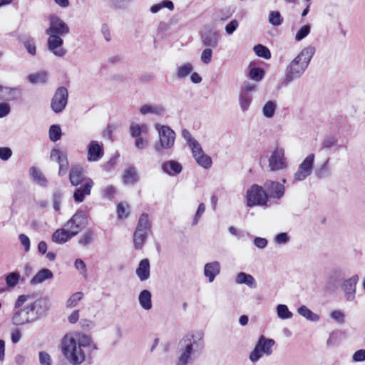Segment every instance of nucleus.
Masks as SVG:
<instances>
[{
    "instance_id": "f257e3e1",
    "label": "nucleus",
    "mask_w": 365,
    "mask_h": 365,
    "mask_svg": "<svg viewBox=\"0 0 365 365\" xmlns=\"http://www.w3.org/2000/svg\"><path fill=\"white\" fill-rule=\"evenodd\" d=\"M314 53V46L310 45L304 48L287 66L284 82L288 83L300 78L307 68Z\"/></svg>"
},
{
    "instance_id": "f03ea898",
    "label": "nucleus",
    "mask_w": 365,
    "mask_h": 365,
    "mask_svg": "<svg viewBox=\"0 0 365 365\" xmlns=\"http://www.w3.org/2000/svg\"><path fill=\"white\" fill-rule=\"evenodd\" d=\"M61 351L65 358L72 365H80L86 359L83 349L78 346L73 339L72 334H66L62 339Z\"/></svg>"
},
{
    "instance_id": "7ed1b4c3",
    "label": "nucleus",
    "mask_w": 365,
    "mask_h": 365,
    "mask_svg": "<svg viewBox=\"0 0 365 365\" xmlns=\"http://www.w3.org/2000/svg\"><path fill=\"white\" fill-rule=\"evenodd\" d=\"M275 344V341L272 339L266 338L261 335L256 343L254 349L250 352L249 359L255 363L258 361L264 355L269 356L273 353L272 347Z\"/></svg>"
},
{
    "instance_id": "20e7f679",
    "label": "nucleus",
    "mask_w": 365,
    "mask_h": 365,
    "mask_svg": "<svg viewBox=\"0 0 365 365\" xmlns=\"http://www.w3.org/2000/svg\"><path fill=\"white\" fill-rule=\"evenodd\" d=\"M203 337V333L200 331L188 333L180 341V348L191 354L201 351L204 348Z\"/></svg>"
},
{
    "instance_id": "39448f33",
    "label": "nucleus",
    "mask_w": 365,
    "mask_h": 365,
    "mask_svg": "<svg viewBox=\"0 0 365 365\" xmlns=\"http://www.w3.org/2000/svg\"><path fill=\"white\" fill-rule=\"evenodd\" d=\"M246 201L248 207L266 205L268 201V194L262 186L255 184L247 190Z\"/></svg>"
},
{
    "instance_id": "423d86ee",
    "label": "nucleus",
    "mask_w": 365,
    "mask_h": 365,
    "mask_svg": "<svg viewBox=\"0 0 365 365\" xmlns=\"http://www.w3.org/2000/svg\"><path fill=\"white\" fill-rule=\"evenodd\" d=\"M68 98V90L65 87H59L56 91L51 102V108L56 113H61L66 108Z\"/></svg>"
},
{
    "instance_id": "0eeeda50",
    "label": "nucleus",
    "mask_w": 365,
    "mask_h": 365,
    "mask_svg": "<svg viewBox=\"0 0 365 365\" xmlns=\"http://www.w3.org/2000/svg\"><path fill=\"white\" fill-rule=\"evenodd\" d=\"M268 166L271 171H278L287 168L284 150L282 148H276L272 151L268 158Z\"/></svg>"
},
{
    "instance_id": "6e6552de",
    "label": "nucleus",
    "mask_w": 365,
    "mask_h": 365,
    "mask_svg": "<svg viewBox=\"0 0 365 365\" xmlns=\"http://www.w3.org/2000/svg\"><path fill=\"white\" fill-rule=\"evenodd\" d=\"M48 20L49 27L46 30V34L65 36L70 32L68 26L56 15H51Z\"/></svg>"
},
{
    "instance_id": "1a4fd4ad",
    "label": "nucleus",
    "mask_w": 365,
    "mask_h": 365,
    "mask_svg": "<svg viewBox=\"0 0 365 365\" xmlns=\"http://www.w3.org/2000/svg\"><path fill=\"white\" fill-rule=\"evenodd\" d=\"M315 155L309 154L299 165L297 172L294 175V182L303 181L311 175L313 170V164Z\"/></svg>"
},
{
    "instance_id": "9d476101",
    "label": "nucleus",
    "mask_w": 365,
    "mask_h": 365,
    "mask_svg": "<svg viewBox=\"0 0 365 365\" xmlns=\"http://www.w3.org/2000/svg\"><path fill=\"white\" fill-rule=\"evenodd\" d=\"M36 320L29 306L15 312L11 317V322L15 326H23L33 323Z\"/></svg>"
},
{
    "instance_id": "9b49d317",
    "label": "nucleus",
    "mask_w": 365,
    "mask_h": 365,
    "mask_svg": "<svg viewBox=\"0 0 365 365\" xmlns=\"http://www.w3.org/2000/svg\"><path fill=\"white\" fill-rule=\"evenodd\" d=\"M86 215L83 212H77L65 226L71 231V235L76 236L79 230L86 225Z\"/></svg>"
},
{
    "instance_id": "f8f14e48",
    "label": "nucleus",
    "mask_w": 365,
    "mask_h": 365,
    "mask_svg": "<svg viewBox=\"0 0 365 365\" xmlns=\"http://www.w3.org/2000/svg\"><path fill=\"white\" fill-rule=\"evenodd\" d=\"M48 49L57 57H63L66 54V50L62 47L63 40L60 35L48 34Z\"/></svg>"
},
{
    "instance_id": "ddd939ff",
    "label": "nucleus",
    "mask_w": 365,
    "mask_h": 365,
    "mask_svg": "<svg viewBox=\"0 0 365 365\" xmlns=\"http://www.w3.org/2000/svg\"><path fill=\"white\" fill-rule=\"evenodd\" d=\"M87 160L89 162H96L100 160L103 155V143L96 140H91L88 145Z\"/></svg>"
},
{
    "instance_id": "4468645a",
    "label": "nucleus",
    "mask_w": 365,
    "mask_h": 365,
    "mask_svg": "<svg viewBox=\"0 0 365 365\" xmlns=\"http://www.w3.org/2000/svg\"><path fill=\"white\" fill-rule=\"evenodd\" d=\"M359 279V276L354 274L351 277L344 280L342 283V289L344 292L346 299L349 302H353L355 299L356 287Z\"/></svg>"
},
{
    "instance_id": "2eb2a0df",
    "label": "nucleus",
    "mask_w": 365,
    "mask_h": 365,
    "mask_svg": "<svg viewBox=\"0 0 365 365\" xmlns=\"http://www.w3.org/2000/svg\"><path fill=\"white\" fill-rule=\"evenodd\" d=\"M196 162L204 168H209L212 165L211 158L205 154L199 143H196L190 147Z\"/></svg>"
},
{
    "instance_id": "dca6fc26",
    "label": "nucleus",
    "mask_w": 365,
    "mask_h": 365,
    "mask_svg": "<svg viewBox=\"0 0 365 365\" xmlns=\"http://www.w3.org/2000/svg\"><path fill=\"white\" fill-rule=\"evenodd\" d=\"M50 159L52 161L58 163L59 165L58 175L66 174L68 165V161L66 154H63L58 148H53L50 153Z\"/></svg>"
},
{
    "instance_id": "f3484780",
    "label": "nucleus",
    "mask_w": 365,
    "mask_h": 365,
    "mask_svg": "<svg viewBox=\"0 0 365 365\" xmlns=\"http://www.w3.org/2000/svg\"><path fill=\"white\" fill-rule=\"evenodd\" d=\"M264 186L267 190V192L269 194V196L272 198L279 200L284 195L285 187L279 182L267 180L264 182Z\"/></svg>"
},
{
    "instance_id": "a211bd4d",
    "label": "nucleus",
    "mask_w": 365,
    "mask_h": 365,
    "mask_svg": "<svg viewBox=\"0 0 365 365\" xmlns=\"http://www.w3.org/2000/svg\"><path fill=\"white\" fill-rule=\"evenodd\" d=\"M33 312L36 320L43 316L49 309V302L46 298H40L28 305Z\"/></svg>"
},
{
    "instance_id": "6ab92c4d",
    "label": "nucleus",
    "mask_w": 365,
    "mask_h": 365,
    "mask_svg": "<svg viewBox=\"0 0 365 365\" xmlns=\"http://www.w3.org/2000/svg\"><path fill=\"white\" fill-rule=\"evenodd\" d=\"M94 185V182L92 179L87 178L85 180V183L80 187L75 190L73 192V199L76 202H82L86 196L91 195V189Z\"/></svg>"
},
{
    "instance_id": "aec40b11",
    "label": "nucleus",
    "mask_w": 365,
    "mask_h": 365,
    "mask_svg": "<svg viewBox=\"0 0 365 365\" xmlns=\"http://www.w3.org/2000/svg\"><path fill=\"white\" fill-rule=\"evenodd\" d=\"M200 38L204 46L215 48L219 44L220 35L217 31L208 30L201 34Z\"/></svg>"
},
{
    "instance_id": "412c9836",
    "label": "nucleus",
    "mask_w": 365,
    "mask_h": 365,
    "mask_svg": "<svg viewBox=\"0 0 365 365\" xmlns=\"http://www.w3.org/2000/svg\"><path fill=\"white\" fill-rule=\"evenodd\" d=\"M175 140V133L169 126L161 125V148H171Z\"/></svg>"
},
{
    "instance_id": "4be33fe9",
    "label": "nucleus",
    "mask_w": 365,
    "mask_h": 365,
    "mask_svg": "<svg viewBox=\"0 0 365 365\" xmlns=\"http://www.w3.org/2000/svg\"><path fill=\"white\" fill-rule=\"evenodd\" d=\"M21 97V91L20 88L2 86L0 101L3 102L16 101L19 100Z\"/></svg>"
},
{
    "instance_id": "5701e85b",
    "label": "nucleus",
    "mask_w": 365,
    "mask_h": 365,
    "mask_svg": "<svg viewBox=\"0 0 365 365\" xmlns=\"http://www.w3.org/2000/svg\"><path fill=\"white\" fill-rule=\"evenodd\" d=\"M87 178L84 176V171L82 167L75 165L71 168L69 173V180L72 185L78 186L81 183H85V180Z\"/></svg>"
},
{
    "instance_id": "b1692460",
    "label": "nucleus",
    "mask_w": 365,
    "mask_h": 365,
    "mask_svg": "<svg viewBox=\"0 0 365 365\" xmlns=\"http://www.w3.org/2000/svg\"><path fill=\"white\" fill-rule=\"evenodd\" d=\"M220 264L217 261L207 263L204 267V274L210 282L214 281L215 277L220 274Z\"/></svg>"
},
{
    "instance_id": "393cba45",
    "label": "nucleus",
    "mask_w": 365,
    "mask_h": 365,
    "mask_svg": "<svg viewBox=\"0 0 365 365\" xmlns=\"http://www.w3.org/2000/svg\"><path fill=\"white\" fill-rule=\"evenodd\" d=\"M123 183L125 185H133L138 181L136 168L130 166L123 171L122 175Z\"/></svg>"
},
{
    "instance_id": "a878e982",
    "label": "nucleus",
    "mask_w": 365,
    "mask_h": 365,
    "mask_svg": "<svg viewBox=\"0 0 365 365\" xmlns=\"http://www.w3.org/2000/svg\"><path fill=\"white\" fill-rule=\"evenodd\" d=\"M136 275L141 281H145L150 277V262L148 259H142L135 271Z\"/></svg>"
},
{
    "instance_id": "bb28decb",
    "label": "nucleus",
    "mask_w": 365,
    "mask_h": 365,
    "mask_svg": "<svg viewBox=\"0 0 365 365\" xmlns=\"http://www.w3.org/2000/svg\"><path fill=\"white\" fill-rule=\"evenodd\" d=\"M71 231L67 229H58L52 235V240L58 244H63L73 237Z\"/></svg>"
},
{
    "instance_id": "cd10ccee",
    "label": "nucleus",
    "mask_w": 365,
    "mask_h": 365,
    "mask_svg": "<svg viewBox=\"0 0 365 365\" xmlns=\"http://www.w3.org/2000/svg\"><path fill=\"white\" fill-rule=\"evenodd\" d=\"M235 282L239 284H246L250 288H255L257 286L255 278L245 272L238 273L235 278Z\"/></svg>"
},
{
    "instance_id": "c85d7f7f",
    "label": "nucleus",
    "mask_w": 365,
    "mask_h": 365,
    "mask_svg": "<svg viewBox=\"0 0 365 365\" xmlns=\"http://www.w3.org/2000/svg\"><path fill=\"white\" fill-rule=\"evenodd\" d=\"M182 165L175 160H169L165 162L163 165V170L165 173L170 175H175L181 173Z\"/></svg>"
},
{
    "instance_id": "c756f323",
    "label": "nucleus",
    "mask_w": 365,
    "mask_h": 365,
    "mask_svg": "<svg viewBox=\"0 0 365 365\" xmlns=\"http://www.w3.org/2000/svg\"><path fill=\"white\" fill-rule=\"evenodd\" d=\"M53 277L52 272L48 269H42L38 271L36 275L31 279V284H38L43 282L46 279H51Z\"/></svg>"
},
{
    "instance_id": "7c9ffc66",
    "label": "nucleus",
    "mask_w": 365,
    "mask_h": 365,
    "mask_svg": "<svg viewBox=\"0 0 365 365\" xmlns=\"http://www.w3.org/2000/svg\"><path fill=\"white\" fill-rule=\"evenodd\" d=\"M138 302L143 309L150 310L152 308L150 292L147 289L140 292L138 296Z\"/></svg>"
},
{
    "instance_id": "2f4dec72",
    "label": "nucleus",
    "mask_w": 365,
    "mask_h": 365,
    "mask_svg": "<svg viewBox=\"0 0 365 365\" xmlns=\"http://www.w3.org/2000/svg\"><path fill=\"white\" fill-rule=\"evenodd\" d=\"M33 180L40 186L45 187L47 185V180L42 172L36 167H31L29 170Z\"/></svg>"
},
{
    "instance_id": "473e14b6",
    "label": "nucleus",
    "mask_w": 365,
    "mask_h": 365,
    "mask_svg": "<svg viewBox=\"0 0 365 365\" xmlns=\"http://www.w3.org/2000/svg\"><path fill=\"white\" fill-rule=\"evenodd\" d=\"M72 335L73 339L75 340V342L77 344L78 346L82 349L90 346L92 343L91 337L84 334L77 333L75 334H72Z\"/></svg>"
},
{
    "instance_id": "72a5a7b5",
    "label": "nucleus",
    "mask_w": 365,
    "mask_h": 365,
    "mask_svg": "<svg viewBox=\"0 0 365 365\" xmlns=\"http://www.w3.org/2000/svg\"><path fill=\"white\" fill-rule=\"evenodd\" d=\"M21 275L18 272H9L5 275V282L8 289H14L19 282Z\"/></svg>"
},
{
    "instance_id": "f704fd0d",
    "label": "nucleus",
    "mask_w": 365,
    "mask_h": 365,
    "mask_svg": "<svg viewBox=\"0 0 365 365\" xmlns=\"http://www.w3.org/2000/svg\"><path fill=\"white\" fill-rule=\"evenodd\" d=\"M27 78L32 84H43L48 80V74L45 71H41L29 75Z\"/></svg>"
},
{
    "instance_id": "c9c22d12",
    "label": "nucleus",
    "mask_w": 365,
    "mask_h": 365,
    "mask_svg": "<svg viewBox=\"0 0 365 365\" xmlns=\"http://www.w3.org/2000/svg\"><path fill=\"white\" fill-rule=\"evenodd\" d=\"M297 312L302 317L312 322H317L319 320V316L314 314L312 310L304 305L299 307L297 309Z\"/></svg>"
},
{
    "instance_id": "e433bc0d",
    "label": "nucleus",
    "mask_w": 365,
    "mask_h": 365,
    "mask_svg": "<svg viewBox=\"0 0 365 365\" xmlns=\"http://www.w3.org/2000/svg\"><path fill=\"white\" fill-rule=\"evenodd\" d=\"M148 232H144L140 230H136L133 235V244L136 250L140 249L146 239Z\"/></svg>"
},
{
    "instance_id": "4c0bfd02",
    "label": "nucleus",
    "mask_w": 365,
    "mask_h": 365,
    "mask_svg": "<svg viewBox=\"0 0 365 365\" xmlns=\"http://www.w3.org/2000/svg\"><path fill=\"white\" fill-rule=\"evenodd\" d=\"M252 100V97L250 93H247L245 91H240L239 101L240 108L243 112L249 109Z\"/></svg>"
},
{
    "instance_id": "58836bf2",
    "label": "nucleus",
    "mask_w": 365,
    "mask_h": 365,
    "mask_svg": "<svg viewBox=\"0 0 365 365\" xmlns=\"http://www.w3.org/2000/svg\"><path fill=\"white\" fill-rule=\"evenodd\" d=\"M277 105L272 101H267L262 108V113L264 117L270 118L274 116Z\"/></svg>"
},
{
    "instance_id": "ea45409f",
    "label": "nucleus",
    "mask_w": 365,
    "mask_h": 365,
    "mask_svg": "<svg viewBox=\"0 0 365 365\" xmlns=\"http://www.w3.org/2000/svg\"><path fill=\"white\" fill-rule=\"evenodd\" d=\"M140 112L143 115H155L160 114V108L157 105L145 104L141 106Z\"/></svg>"
},
{
    "instance_id": "a19ab883",
    "label": "nucleus",
    "mask_w": 365,
    "mask_h": 365,
    "mask_svg": "<svg viewBox=\"0 0 365 365\" xmlns=\"http://www.w3.org/2000/svg\"><path fill=\"white\" fill-rule=\"evenodd\" d=\"M283 20V17L278 11H272L269 14V22L274 26L282 25Z\"/></svg>"
},
{
    "instance_id": "79ce46f5",
    "label": "nucleus",
    "mask_w": 365,
    "mask_h": 365,
    "mask_svg": "<svg viewBox=\"0 0 365 365\" xmlns=\"http://www.w3.org/2000/svg\"><path fill=\"white\" fill-rule=\"evenodd\" d=\"M277 313L279 318L282 319H287L292 317V313L289 310L285 304H279L277 307Z\"/></svg>"
},
{
    "instance_id": "37998d69",
    "label": "nucleus",
    "mask_w": 365,
    "mask_h": 365,
    "mask_svg": "<svg viewBox=\"0 0 365 365\" xmlns=\"http://www.w3.org/2000/svg\"><path fill=\"white\" fill-rule=\"evenodd\" d=\"M254 51L259 57L264 58V59H269L271 58V53L269 50L262 44H258L254 47Z\"/></svg>"
},
{
    "instance_id": "c03bdc74",
    "label": "nucleus",
    "mask_w": 365,
    "mask_h": 365,
    "mask_svg": "<svg viewBox=\"0 0 365 365\" xmlns=\"http://www.w3.org/2000/svg\"><path fill=\"white\" fill-rule=\"evenodd\" d=\"M62 133L58 125H52L49 128V138L53 142H56L61 139Z\"/></svg>"
},
{
    "instance_id": "a18cd8bd",
    "label": "nucleus",
    "mask_w": 365,
    "mask_h": 365,
    "mask_svg": "<svg viewBox=\"0 0 365 365\" xmlns=\"http://www.w3.org/2000/svg\"><path fill=\"white\" fill-rule=\"evenodd\" d=\"M150 229V223L147 215L143 214L140 215L136 230H140L144 232H148Z\"/></svg>"
},
{
    "instance_id": "49530a36",
    "label": "nucleus",
    "mask_w": 365,
    "mask_h": 365,
    "mask_svg": "<svg viewBox=\"0 0 365 365\" xmlns=\"http://www.w3.org/2000/svg\"><path fill=\"white\" fill-rule=\"evenodd\" d=\"M83 294L81 292L73 294L66 301V307L73 308L76 307L83 298Z\"/></svg>"
},
{
    "instance_id": "de8ad7c7",
    "label": "nucleus",
    "mask_w": 365,
    "mask_h": 365,
    "mask_svg": "<svg viewBox=\"0 0 365 365\" xmlns=\"http://www.w3.org/2000/svg\"><path fill=\"white\" fill-rule=\"evenodd\" d=\"M264 76V71L262 68L254 67L250 70L249 76L251 79L260 81Z\"/></svg>"
},
{
    "instance_id": "09e8293b",
    "label": "nucleus",
    "mask_w": 365,
    "mask_h": 365,
    "mask_svg": "<svg viewBox=\"0 0 365 365\" xmlns=\"http://www.w3.org/2000/svg\"><path fill=\"white\" fill-rule=\"evenodd\" d=\"M180 356L178 359V365H187L191 359V354L180 348Z\"/></svg>"
},
{
    "instance_id": "8fccbe9b",
    "label": "nucleus",
    "mask_w": 365,
    "mask_h": 365,
    "mask_svg": "<svg viewBox=\"0 0 365 365\" xmlns=\"http://www.w3.org/2000/svg\"><path fill=\"white\" fill-rule=\"evenodd\" d=\"M192 70V66L189 63H185L178 68L177 73L178 77L180 78H185L191 73Z\"/></svg>"
},
{
    "instance_id": "3c124183",
    "label": "nucleus",
    "mask_w": 365,
    "mask_h": 365,
    "mask_svg": "<svg viewBox=\"0 0 365 365\" xmlns=\"http://www.w3.org/2000/svg\"><path fill=\"white\" fill-rule=\"evenodd\" d=\"M311 27L309 25L302 26L295 35V40L299 41L304 39L310 33Z\"/></svg>"
},
{
    "instance_id": "603ef678",
    "label": "nucleus",
    "mask_w": 365,
    "mask_h": 365,
    "mask_svg": "<svg viewBox=\"0 0 365 365\" xmlns=\"http://www.w3.org/2000/svg\"><path fill=\"white\" fill-rule=\"evenodd\" d=\"M93 232L91 230H88L79 238L78 244L82 246L89 245L93 240Z\"/></svg>"
},
{
    "instance_id": "864d4df0",
    "label": "nucleus",
    "mask_w": 365,
    "mask_h": 365,
    "mask_svg": "<svg viewBox=\"0 0 365 365\" xmlns=\"http://www.w3.org/2000/svg\"><path fill=\"white\" fill-rule=\"evenodd\" d=\"M23 43L27 52L30 55L35 56L36 54V47L32 39L27 38L24 41Z\"/></svg>"
},
{
    "instance_id": "5fc2aeb1",
    "label": "nucleus",
    "mask_w": 365,
    "mask_h": 365,
    "mask_svg": "<svg viewBox=\"0 0 365 365\" xmlns=\"http://www.w3.org/2000/svg\"><path fill=\"white\" fill-rule=\"evenodd\" d=\"M127 208H128V205L124 202H120L117 205V215L118 218L123 219L125 218L128 215V212L127 211Z\"/></svg>"
},
{
    "instance_id": "6e6d98bb",
    "label": "nucleus",
    "mask_w": 365,
    "mask_h": 365,
    "mask_svg": "<svg viewBox=\"0 0 365 365\" xmlns=\"http://www.w3.org/2000/svg\"><path fill=\"white\" fill-rule=\"evenodd\" d=\"M212 50L211 48L207 47L201 53L200 59L205 64H209L212 61Z\"/></svg>"
},
{
    "instance_id": "4d7b16f0",
    "label": "nucleus",
    "mask_w": 365,
    "mask_h": 365,
    "mask_svg": "<svg viewBox=\"0 0 365 365\" xmlns=\"http://www.w3.org/2000/svg\"><path fill=\"white\" fill-rule=\"evenodd\" d=\"M39 356V363L41 365H52V359L51 356L46 351H40L38 354Z\"/></svg>"
},
{
    "instance_id": "13d9d810",
    "label": "nucleus",
    "mask_w": 365,
    "mask_h": 365,
    "mask_svg": "<svg viewBox=\"0 0 365 365\" xmlns=\"http://www.w3.org/2000/svg\"><path fill=\"white\" fill-rule=\"evenodd\" d=\"M115 192V187L113 185H108L103 190V195L108 200H113Z\"/></svg>"
},
{
    "instance_id": "bf43d9fd",
    "label": "nucleus",
    "mask_w": 365,
    "mask_h": 365,
    "mask_svg": "<svg viewBox=\"0 0 365 365\" xmlns=\"http://www.w3.org/2000/svg\"><path fill=\"white\" fill-rule=\"evenodd\" d=\"M62 200V194L59 191L55 192L53 196V209L56 211L60 210L61 203Z\"/></svg>"
},
{
    "instance_id": "052dcab7",
    "label": "nucleus",
    "mask_w": 365,
    "mask_h": 365,
    "mask_svg": "<svg viewBox=\"0 0 365 365\" xmlns=\"http://www.w3.org/2000/svg\"><path fill=\"white\" fill-rule=\"evenodd\" d=\"M75 268L80 271V273L86 277V265L81 259H77L74 263Z\"/></svg>"
},
{
    "instance_id": "680f3d73",
    "label": "nucleus",
    "mask_w": 365,
    "mask_h": 365,
    "mask_svg": "<svg viewBox=\"0 0 365 365\" xmlns=\"http://www.w3.org/2000/svg\"><path fill=\"white\" fill-rule=\"evenodd\" d=\"M12 155V151L9 148L0 147V159L6 161Z\"/></svg>"
},
{
    "instance_id": "e2e57ef3",
    "label": "nucleus",
    "mask_w": 365,
    "mask_h": 365,
    "mask_svg": "<svg viewBox=\"0 0 365 365\" xmlns=\"http://www.w3.org/2000/svg\"><path fill=\"white\" fill-rule=\"evenodd\" d=\"M205 211V205L204 203H200L198 206L195 215L193 218L192 225H195L197 224L200 217Z\"/></svg>"
},
{
    "instance_id": "0e129e2a",
    "label": "nucleus",
    "mask_w": 365,
    "mask_h": 365,
    "mask_svg": "<svg viewBox=\"0 0 365 365\" xmlns=\"http://www.w3.org/2000/svg\"><path fill=\"white\" fill-rule=\"evenodd\" d=\"M130 132L131 136L135 138H138V137H140L142 131L140 128V125L137 124L135 123H133V122L131 123V124L130 125Z\"/></svg>"
},
{
    "instance_id": "69168bd1",
    "label": "nucleus",
    "mask_w": 365,
    "mask_h": 365,
    "mask_svg": "<svg viewBox=\"0 0 365 365\" xmlns=\"http://www.w3.org/2000/svg\"><path fill=\"white\" fill-rule=\"evenodd\" d=\"M239 23L237 20L233 19L225 26V31L227 34L231 35L238 27Z\"/></svg>"
},
{
    "instance_id": "338daca9",
    "label": "nucleus",
    "mask_w": 365,
    "mask_h": 365,
    "mask_svg": "<svg viewBox=\"0 0 365 365\" xmlns=\"http://www.w3.org/2000/svg\"><path fill=\"white\" fill-rule=\"evenodd\" d=\"M331 317L336 321L337 322L342 324L344 322V313L340 310H334L333 311L331 314Z\"/></svg>"
},
{
    "instance_id": "774afa93",
    "label": "nucleus",
    "mask_w": 365,
    "mask_h": 365,
    "mask_svg": "<svg viewBox=\"0 0 365 365\" xmlns=\"http://www.w3.org/2000/svg\"><path fill=\"white\" fill-rule=\"evenodd\" d=\"M352 359L355 362L365 361V349H360L356 351L352 357Z\"/></svg>"
}]
</instances>
